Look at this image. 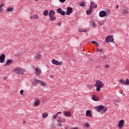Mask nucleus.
I'll return each instance as SVG.
<instances>
[{
    "instance_id": "26",
    "label": "nucleus",
    "mask_w": 129,
    "mask_h": 129,
    "mask_svg": "<svg viewBox=\"0 0 129 129\" xmlns=\"http://www.w3.org/2000/svg\"><path fill=\"white\" fill-rule=\"evenodd\" d=\"M47 116H48V114H47L46 113H44L42 114V118H46V117H47Z\"/></svg>"
},
{
    "instance_id": "19",
    "label": "nucleus",
    "mask_w": 129,
    "mask_h": 129,
    "mask_svg": "<svg viewBox=\"0 0 129 129\" xmlns=\"http://www.w3.org/2000/svg\"><path fill=\"white\" fill-rule=\"evenodd\" d=\"M64 114L66 116H67L68 117H70L72 115V113L70 111H66L64 112Z\"/></svg>"
},
{
    "instance_id": "4",
    "label": "nucleus",
    "mask_w": 129,
    "mask_h": 129,
    "mask_svg": "<svg viewBox=\"0 0 129 129\" xmlns=\"http://www.w3.org/2000/svg\"><path fill=\"white\" fill-rule=\"evenodd\" d=\"M48 16L50 21H55L56 20V17L55 16V11L54 10H51L48 13Z\"/></svg>"
},
{
    "instance_id": "34",
    "label": "nucleus",
    "mask_w": 129,
    "mask_h": 129,
    "mask_svg": "<svg viewBox=\"0 0 129 129\" xmlns=\"http://www.w3.org/2000/svg\"><path fill=\"white\" fill-rule=\"evenodd\" d=\"M92 26L94 28L96 27V24L95 23V22H92Z\"/></svg>"
},
{
    "instance_id": "9",
    "label": "nucleus",
    "mask_w": 129,
    "mask_h": 129,
    "mask_svg": "<svg viewBox=\"0 0 129 129\" xmlns=\"http://www.w3.org/2000/svg\"><path fill=\"white\" fill-rule=\"evenodd\" d=\"M118 125L119 128H122L124 125V120L122 119L120 120L118 122Z\"/></svg>"
},
{
    "instance_id": "24",
    "label": "nucleus",
    "mask_w": 129,
    "mask_h": 129,
    "mask_svg": "<svg viewBox=\"0 0 129 129\" xmlns=\"http://www.w3.org/2000/svg\"><path fill=\"white\" fill-rule=\"evenodd\" d=\"M79 32H80V33H86L87 32V30H84L83 29H80L79 30Z\"/></svg>"
},
{
    "instance_id": "45",
    "label": "nucleus",
    "mask_w": 129,
    "mask_h": 129,
    "mask_svg": "<svg viewBox=\"0 0 129 129\" xmlns=\"http://www.w3.org/2000/svg\"><path fill=\"white\" fill-rule=\"evenodd\" d=\"M4 80H7V79H8V77H5L4 78Z\"/></svg>"
},
{
    "instance_id": "37",
    "label": "nucleus",
    "mask_w": 129,
    "mask_h": 129,
    "mask_svg": "<svg viewBox=\"0 0 129 129\" xmlns=\"http://www.w3.org/2000/svg\"><path fill=\"white\" fill-rule=\"evenodd\" d=\"M107 58V57L105 55L102 57V59H103V60L106 59Z\"/></svg>"
},
{
    "instance_id": "41",
    "label": "nucleus",
    "mask_w": 129,
    "mask_h": 129,
    "mask_svg": "<svg viewBox=\"0 0 129 129\" xmlns=\"http://www.w3.org/2000/svg\"><path fill=\"white\" fill-rule=\"evenodd\" d=\"M91 43H92V44H95V45H96V44L97 43V42H96V41H92L91 42Z\"/></svg>"
},
{
    "instance_id": "40",
    "label": "nucleus",
    "mask_w": 129,
    "mask_h": 129,
    "mask_svg": "<svg viewBox=\"0 0 129 129\" xmlns=\"http://www.w3.org/2000/svg\"><path fill=\"white\" fill-rule=\"evenodd\" d=\"M60 3H65L66 0H59Z\"/></svg>"
},
{
    "instance_id": "43",
    "label": "nucleus",
    "mask_w": 129,
    "mask_h": 129,
    "mask_svg": "<svg viewBox=\"0 0 129 129\" xmlns=\"http://www.w3.org/2000/svg\"><path fill=\"white\" fill-rule=\"evenodd\" d=\"M57 26H61V23H60V22H58V23L57 24Z\"/></svg>"
},
{
    "instance_id": "12",
    "label": "nucleus",
    "mask_w": 129,
    "mask_h": 129,
    "mask_svg": "<svg viewBox=\"0 0 129 129\" xmlns=\"http://www.w3.org/2000/svg\"><path fill=\"white\" fill-rule=\"evenodd\" d=\"M6 60V54H2L0 55V63H4Z\"/></svg>"
},
{
    "instance_id": "50",
    "label": "nucleus",
    "mask_w": 129,
    "mask_h": 129,
    "mask_svg": "<svg viewBox=\"0 0 129 129\" xmlns=\"http://www.w3.org/2000/svg\"><path fill=\"white\" fill-rule=\"evenodd\" d=\"M35 1H39V0H35Z\"/></svg>"
},
{
    "instance_id": "11",
    "label": "nucleus",
    "mask_w": 129,
    "mask_h": 129,
    "mask_svg": "<svg viewBox=\"0 0 129 129\" xmlns=\"http://www.w3.org/2000/svg\"><path fill=\"white\" fill-rule=\"evenodd\" d=\"M119 83L124 84L125 85H129V80L128 79H126V81H124V80L122 79L120 80Z\"/></svg>"
},
{
    "instance_id": "21",
    "label": "nucleus",
    "mask_w": 129,
    "mask_h": 129,
    "mask_svg": "<svg viewBox=\"0 0 129 129\" xmlns=\"http://www.w3.org/2000/svg\"><path fill=\"white\" fill-rule=\"evenodd\" d=\"M92 10L93 9H92V8H91V7H89V10H87L86 11L87 15H91L92 14V12H93Z\"/></svg>"
},
{
    "instance_id": "13",
    "label": "nucleus",
    "mask_w": 129,
    "mask_h": 129,
    "mask_svg": "<svg viewBox=\"0 0 129 129\" xmlns=\"http://www.w3.org/2000/svg\"><path fill=\"white\" fill-rule=\"evenodd\" d=\"M42 54H41V52H38L36 55L35 56V58L36 60H41L42 59Z\"/></svg>"
},
{
    "instance_id": "10",
    "label": "nucleus",
    "mask_w": 129,
    "mask_h": 129,
    "mask_svg": "<svg viewBox=\"0 0 129 129\" xmlns=\"http://www.w3.org/2000/svg\"><path fill=\"white\" fill-rule=\"evenodd\" d=\"M67 10V11L66 12V15L69 16V15H71V14H72V12H73V9L72 8L68 7Z\"/></svg>"
},
{
    "instance_id": "31",
    "label": "nucleus",
    "mask_w": 129,
    "mask_h": 129,
    "mask_svg": "<svg viewBox=\"0 0 129 129\" xmlns=\"http://www.w3.org/2000/svg\"><path fill=\"white\" fill-rule=\"evenodd\" d=\"M60 15H61V16H65V15H66V12H65V11H61V12H60Z\"/></svg>"
},
{
    "instance_id": "28",
    "label": "nucleus",
    "mask_w": 129,
    "mask_h": 129,
    "mask_svg": "<svg viewBox=\"0 0 129 129\" xmlns=\"http://www.w3.org/2000/svg\"><path fill=\"white\" fill-rule=\"evenodd\" d=\"M57 121H58V122H63V120H62V119H61V118H60V117H58V118H57Z\"/></svg>"
},
{
    "instance_id": "3",
    "label": "nucleus",
    "mask_w": 129,
    "mask_h": 129,
    "mask_svg": "<svg viewBox=\"0 0 129 129\" xmlns=\"http://www.w3.org/2000/svg\"><path fill=\"white\" fill-rule=\"evenodd\" d=\"M13 72L16 74H22L23 75L25 73V70L21 68H15L13 70Z\"/></svg>"
},
{
    "instance_id": "1",
    "label": "nucleus",
    "mask_w": 129,
    "mask_h": 129,
    "mask_svg": "<svg viewBox=\"0 0 129 129\" xmlns=\"http://www.w3.org/2000/svg\"><path fill=\"white\" fill-rule=\"evenodd\" d=\"M95 109L98 112H100L101 114H103V113H105L107 111V107L103 105H100L98 106L95 107Z\"/></svg>"
},
{
    "instance_id": "44",
    "label": "nucleus",
    "mask_w": 129,
    "mask_h": 129,
    "mask_svg": "<svg viewBox=\"0 0 129 129\" xmlns=\"http://www.w3.org/2000/svg\"><path fill=\"white\" fill-rule=\"evenodd\" d=\"M58 126H62V123H58Z\"/></svg>"
},
{
    "instance_id": "35",
    "label": "nucleus",
    "mask_w": 129,
    "mask_h": 129,
    "mask_svg": "<svg viewBox=\"0 0 129 129\" xmlns=\"http://www.w3.org/2000/svg\"><path fill=\"white\" fill-rule=\"evenodd\" d=\"M85 126H86V127H89V126H90V125L89 124V123H86L85 124Z\"/></svg>"
},
{
    "instance_id": "20",
    "label": "nucleus",
    "mask_w": 129,
    "mask_h": 129,
    "mask_svg": "<svg viewBox=\"0 0 129 129\" xmlns=\"http://www.w3.org/2000/svg\"><path fill=\"white\" fill-rule=\"evenodd\" d=\"M61 113H62L61 112H58L57 113H56L53 116V119H56V118H58V117H59V116H58V115L61 114Z\"/></svg>"
},
{
    "instance_id": "48",
    "label": "nucleus",
    "mask_w": 129,
    "mask_h": 129,
    "mask_svg": "<svg viewBox=\"0 0 129 129\" xmlns=\"http://www.w3.org/2000/svg\"><path fill=\"white\" fill-rule=\"evenodd\" d=\"M72 129H78V127H73Z\"/></svg>"
},
{
    "instance_id": "46",
    "label": "nucleus",
    "mask_w": 129,
    "mask_h": 129,
    "mask_svg": "<svg viewBox=\"0 0 129 129\" xmlns=\"http://www.w3.org/2000/svg\"><path fill=\"white\" fill-rule=\"evenodd\" d=\"M96 46H97V47H99V44H98V43H96Z\"/></svg>"
},
{
    "instance_id": "25",
    "label": "nucleus",
    "mask_w": 129,
    "mask_h": 129,
    "mask_svg": "<svg viewBox=\"0 0 129 129\" xmlns=\"http://www.w3.org/2000/svg\"><path fill=\"white\" fill-rule=\"evenodd\" d=\"M13 11H14V8H9L7 9V12L9 13L11 12H13Z\"/></svg>"
},
{
    "instance_id": "2",
    "label": "nucleus",
    "mask_w": 129,
    "mask_h": 129,
    "mask_svg": "<svg viewBox=\"0 0 129 129\" xmlns=\"http://www.w3.org/2000/svg\"><path fill=\"white\" fill-rule=\"evenodd\" d=\"M95 87H96V91L99 92V91H100V89L104 87V84L100 80H96Z\"/></svg>"
},
{
    "instance_id": "36",
    "label": "nucleus",
    "mask_w": 129,
    "mask_h": 129,
    "mask_svg": "<svg viewBox=\"0 0 129 129\" xmlns=\"http://www.w3.org/2000/svg\"><path fill=\"white\" fill-rule=\"evenodd\" d=\"M92 10L93 9H96V8H97V5H94L93 6H92Z\"/></svg>"
},
{
    "instance_id": "6",
    "label": "nucleus",
    "mask_w": 129,
    "mask_h": 129,
    "mask_svg": "<svg viewBox=\"0 0 129 129\" xmlns=\"http://www.w3.org/2000/svg\"><path fill=\"white\" fill-rule=\"evenodd\" d=\"M113 40H114V39H113V35L107 36L106 38V41L107 43H109V42H113V43H114Z\"/></svg>"
},
{
    "instance_id": "33",
    "label": "nucleus",
    "mask_w": 129,
    "mask_h": 129,
    "mask_svg": "<svg viewBox=\"0 0 129 129\" xmlns=\"http://www.w3.org/2000/svg\"><path fill=\"white\" fill-rule=\"evenodd\" d=\"M93 5H94V2H91L90 8H91L92 9V6H93Z\"/></svg>"
},
{
    "instance_id": "39",
    "label": "nucleus",
    "mask_w": 129,
    "mask_h": 129,
    "mask_svg": "<svg viewBox=\"0 0 129 129\" xmlns=\"http://www.w3.org/2000/svg\"><path fill=\"white\" fill-rule=\"evenodd\" d=\"M4 6V4L0 5V12H2V10L1 9H2V8H3Z\"/></svg>"
},
{
    "instance_id": "5",
    "label": "nucleus",
    "mask_w": 129,
    "mask_h": 129,
    "mask_svg": "<svg viewBox=\"0 0 129 129\" xmlns=\"http://www.w3.org/2000/svg\"><path fill=\"white\" fill-rule=\"evenodd\" d=\"M35 84H37V83H40V84L42 85V86H46L47 85V84L45 82H43L41 80L35 79L34 80Z\"/></svg>"
},
{
    "instance_id": "47",
    "label": "nucleus",
    "mask_w": 129,
    "mask_h": 129,
    "mask_svg": "<svg viewBox=\"0 0 129 129\" xmlns=\"http://www.w3.org/2000/svg\"><path fill=\"white\" fill-rule=\"evenodd\" d=\"M118 7H119L118 5H116V9H118Z\"/></svg>"
},
{
    "instance_id": "30",
    "label": "nucleus",
    "mask_w": 129,
    "mask_h": 129,
    "mask_svg": "<svg viewBox=\"0 0 129 129\" xmlns=\"http://www.w3.org/2000/svg\"><path fill=\"white\" fill-rule=\"evenodd\" d=\"M80 6H81V7H85V4L83 2H81L80 3Z\"/></svg>"
},
{
    "instance_id": "38",
    "label": "nucleus",
    "mask_w": 129,
    "mask_h": 129,
    "mask_svg": "<svg viewBox=\"0 0 129 129\" xmlns=\"http://www.w3.org/2000/svg\"><path fill=\"white\" fill-rule=\"evenodd\" d=\"M20 94H21V95H24V90H21L20 91Z\"/></svg>"
},
{
    "instance_id": "17",
    "label": "nucleus",
    "mask_w": 129,
    "mask_h": 129,
    "mask_svg": "<svg viewBox=\"0 0 129 129\" xmlns=\"http://www.w3.org/2000/svg\"><path fill=\"white\" fill-rule=\"evenodd\" d=\"M92 99L94 101H98V100H99V98L98 97V96H97L95 95H93Z\"/></svg>"
},
{
    "instance_id": "22",
    "label": "nucleus",
    "mask_w": 129,
    "mask_h": 129,
    "mask_svg": "<svg viewBox=\"0 0 129 129\" xmlns=\"http://www.w3.org/2000/svg\"><path fill=\"white\" fill-rule=\"evenodd\" d=\"M41 104V101L39 100H37L34 103L35 106H39Z\"/></svg>"
},
{
    "instance_id": "14",
    "label": "nucleus",
    "mask_w": 129,
    "mask_h": 129,
    "mask_svg": "<svg viewBox=\"0 0 129 129\" xmlns=\"http://www.w3.org/2000/svg\"><path fill=\"white\" fill-rule=\"evenodd\" d=\"M35 71V73L36 74V75H40V74H41V73H42V71H41V69H39V68H34Z\"/></svg>"
},
{
    "instance_id": "7",
    "label": "nucleus",
    "mask_w": 129,
    "mask_h": 129,
    "mask_svg": "<svg viewBox=\"0 0 129 129\" xmlns=\"http://www.w3.org/2000/svg\"><path fill=\"white\" fill-rule=\"evenodd\" d=\"M108 14L104 11H102L99 12V16L100 18H103V17H107Z\"/></svg>"
},
{
    "instance_id": "42",
    "label": "nucleus",
    "mask_w": 129,
    "mask_h": 129,
    "mask_svg": "<svg viewBox=\"0 0 129 129\" xmlns=\"http://www.w3.org/2000/svg\"><path fill=\"white\" fill-rule=\"evenodd\" d=\"M105 68H109V65H108V64H106V65L105 66Z\"/></svg>"
},
{
    "instance_id": "16",
    "label": "nucleus",
    "mask_w": 129,
    "mask_h": 129,
    "mask_svg": "<svg viewBox=\"0 0 129 129\" xmlns=\"http://www.w3.org/2000/svg\"><path fill=\"white\" fill-rule=\"evenodd\" d=\"M86 116H88V117H91L92 116V113H91V111L88 110L86 112Z\"/></svg>"
},
{
    "instance_id": "23",
    "label": "nucleus",
    "mask_w": 129,
    "mask_h": 129,
    "mask_svg": "<svg viewBox=\"0 0 129 129\" xmlns=\"http://www.w3.org/2000/svg\"><path fill=\"white\" fill-rule=\"evenodd\" d=\"M43 15L45 17H46V16H48V15H49V12L48 11V10H44L43 13Z\"/></svg>"
},
{
    "instance_id": "32",
    "label": "nucleus",
    "mask_w": 129,
    "mask_h": 129,
    "mask_svg": "<svg viewBox=\"0 0 129 129\" xmlns=\"http://www.w3.org/2000/svg\"><path fill=\"white\" fill-rule=\"evenodd\" d=\"M123 14H128V11L126 9H124Z\"/></svg>"
},
{
    "instance_id": "8",
    "label": "nucleus",
    "mask_w": 129,
    "mask_h": 129,
    "mask_svg": "<svg viewBox=\"0 0 129 129\" xmlns=\"http://www.w3.org/2000/svg\"><path fill=\"white\" fill-rule=\"evenodd\" d=\"M52 63L53 64V65H59L61 66L63 63L61 61H58L57 60H56L55 59H52Z\"/></svg>"
},
{
    "instance_id": "18",
    "label": "nucleus",
    "mask_w": 129,
    "mask_h": 129,
    "mask_svg": "<svg viewBox=\"0 0 129 129\" xmlns=\"http://www.w3.org/2000/svg\"><path fill=\"white\" fill-rule=\"evenodd\" d=\"M13 62H14V60L13 59H8L6 62L7 66H10V65H11V64H12Z\"/></svg>"
},
{
    "instance_id": "49",
    "label": "nucleus",
    "mask_w": 129,
    "mask_h": 129,
    "mask_svg": "<svg viewBox=\"0 0 129 129\" xmlns=\"http://www.w3.org/2000/svg\"><path fill=\"white\" fill-rule=\"evenodd\" d=\"M68 128H67H67H66V129H68Z\"/></svg>"
},
{
    "instance_id": "29",
    "label": "nucleus",
    "mask_w": 129,
    "mask_h": 129,
    "mask_svg": "<svg viewBox=\"0 0 129 129\" xmlns=\"http://www.w3.org/2000/svg\"><path fill=\"white\" fill-rule=\"evenodd\" d=\"M57 12L58 13V14H61L62 12V9L61 8H58L57 10Z\"/></svg>"
},
{
    "instance_id": "27",
    "label": "nucleus",
    "mask_w": 129,
    "mask_h": 129,
    "mask_svg": "<svg viewBox=\"0 0 129 129\" xmlns=\"http://www.w3.org/2000/svg\"><path fill=\"white\" fill-rule=\"evenodd\" d=\"M97 52H100L101 53H102V52H103V48H97Z\"/></svg>"
},
{
    "instance_id": "15",
    "label": "nucleus",
    "mask_w": 129,
    "mask_h": 129,
    "mask_svg": "<svg viewBox=\"0 0 129 129\" xmlns=\"http://www.w3.org/2000/svg\"><path fill=\"white\" fill-rule=\"evenodd\" d=\"M31 20H35V21H37V20H39V16L38 15H34L33 16H31L30 17Z\"/></svg>"
}]
</instances>
